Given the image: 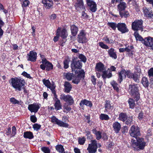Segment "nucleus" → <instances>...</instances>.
Wrapping results in <instances>:
<instances>
[{
  "instance_id": "58",
  "label": "nucleus",
  "mask_w": 153,
  "mask_h": 153,
  "mask_svg": "<svg viewBox=\"0 0 153 153\" xmlns=\"http://www.w3.org/2000/svg\"><path fill=\"white\" fill-rule=\"evenodd\" d=\"M24 76L29 79H31L32 77L30 76L29 74H27V72L24 71L22 74Z\"/></svg>"
},
{
  "instance_id": "17",
  "label": "nucleus",
  "mask_w": 153,
  "mask_h": 153,
  "mask_svg": "<svg viewBox=\"0 0 153 153\" xmlns=\"http://www.w3.org/2000/svg\"><path fill=\"white\" fill-rule=\"evenodd\" d=\"M126 71L124 70H122V71L119 73V78L118 81L120 83L123 79L126 78Z\"/></svg>"
},
{
  "instance_id": "45",
  "label": "nucleus",
  "mask_w": 153,
  "mask_h": 153,
  "mask_svg": "<svg viewBox=\"0 0 153 153\" xmlns=\"http://www.w3.org/2000/svg\"><path fill=\"white\" fill-rule=\"evenodd\" d=\"M74 74L70 73H67L65 75V77L68 80H71L72 79H73V78L74 77Z\"/></svg>"
},
{
  "instance_id": "61",
  "label": "nucleus",
  "mask_w": 153,
  "mask_h": 153,
  "mask_svg": "<svg viewBox=\"0 0 153 153\" xmlns=\"http://www.w3.org/2000/svg\"><path fill=\"white\" fill-rule=\"evenodd\" d=\"M148 73L149 76H153V68H151L149 70Z\"/></svg>"
},
{
  "instance_id": "2",
  "label": "nucleus",
  "mask_w": 153,
  "mask_h": 153,
  "mask_svg": "<svg viewBox=\"0 0 153 153\" xmlns=\"http://www.w3.org/2000/svg\"><path fill=\"white\" fill-rule=\"evenodd\" d=\"M73 73H74L75 76H74L72 82L76 84H78L82 78H84L85 72L81 68H72Z\"/></svg>"
},
{
  "instance_id": "34",
  "label": "nucleus",
  "mask_w": 153,
  "mask_h": 153,
  "mask_svg": "<svg viewBox=\"0 0 153 153\" xmlns=\"http://www.w3.org/2000/svg\"><path fill=\"white\" fill-rule=\"evenodd\" d=\"M40 67H53L52 64L47 60L40 65Z\"/></svg>"
},
{
  "instance_id": "42",
  "label": "nucleus",
  "mask_w": 153,
  "mask_h": 153,
  "mask_svg": "<svg viewBox=\"0 0 153 153\" xmlns=\"http://www.w3.org/2000/svg\"><path fill=\"white\" fill-rule=\"evenodd\" d=\"M100 119L102 120H108L110 118L108 115L103 114H101L100 115Z\"/></svg>"
},
{
  "instance_id": "22",
  "label": "nucleus",
  "mask_w": 153,
  "mask_h": 153,
  "mask_svg": "<svg viewBox=\"0 0 153 153\" xmlns=\"http://www.w3.org/2000/svg\"><path fill=\"white\" fill-rule=\"evenodd\" d=\"M108 53L110 57L114 59H116L117 58V56L116 53L114 51V48H111L108 50Z\"/></svg>"
},
{
  "instance_id": "41",
  "label": "nucleus",
  "mask_w": 153,
  "mask_h": 153,
  "mask_svg": "<svg viewBox=\"0 0 153 153\" xmlns=\"http://www.w3.org/2000/svg\"><path fill=\"white\" fill-rule=\"evenodd\" d=\"M56 149L57 151L61 153H64V150L63 146L61 145H57L56 146Z\"/></svg>"
},
{
  "instance_id": "48",
  "label": "nucleus",
  "mask_w": 153,
  "mask_h": 153,
  "mask_svg": "<svg viewBox=\"0 0 153 153\" xmlns=\"http://www.w3.org/2000/svg\"><path fill=\"white\" fill-rule=\"evenodd\" d=\"M30 1L28 0H25L22 2V6L26 7L27 6L30 4Z\"/></svg>"
},
{
  "instance_id": "24",
  "label": "nucleus",
  "mask_w": 153,
  "mask_h": 153,
  "mask_svg": "<svg viewBox=\"0 0 153 153\" xmlns=\"http://www.w3.org/2000/svg\"><path fill=\"white\" fill-rule=\"evenodd\" d=\"M105 110H106V111H108V110H112L113 109V107L111 104L110 103V101L107 100L105 102Z\"/></svg>"
},
{
  "instance_id": "20",
  "label": "nucleus",
  "mask_w": 153,
  "mask_h": 153,
  "mask_svg": "<svg viewBox=\"0 0 153 153\" xmlns=\"http://www.w3.org/2000/svg\"><path fill=\"white\" fill-rule=\"evenodd\" d=\"M113 127L114 131L116 133H118L121 129L120 124L117 122H115L113 124Z\"/></svg>"
},
{
  "instance_id": "12",
  "label": "nucleus",
  "mask_w": 153,
  "mask_h": 153,
  "mask_svg": "<svg viewBox=\"0 0 153 153\" xmlns=\"http://www.w3.org/2000/svg\"><path fill=\"white\" fill-rule=\"evenodd\" d=\"M40 105L37 103L29 105L28 107V109L31 112L36 113L40 108Z\"/></svg>"
},
{
  "instance_id": "23",
  "label": "nucleus",
  "mask_w": 153,
  "mask_h": 153,
  "mask_svg": "<svg viewBox=\"0 0 153 153\" xmlns=\"http://www.w3.org/2000/svg\"><path fill=\"white\" fill-rule=\"evenodd\" d=\"M136 70L137 71H138V73L137 74H136V73L133 74V76L132 78H133L135 81L138 82L139 80L138 79L140 76V74L141 72V70L140 69V68H137Z\"/></svg>"
},
{
  "instance_id": "36",
  "label": "nucleus",
  "mask_w": 153,
  "mask_h": 153,
  "mask_svg": "<svg viewBox=\"0 0 153 153\" xmlns=\"http://www.w3.org/2000/svg\"><path fill=\"white\" fill-rule=\"evenodd\" d=\"M107 25L114 30H115L116 27L117 28L118 24H117L115 22H108L107 23Z\"/></svg>"
},
{
  "instance_id": "54",
  "label": "nucleus",
  "mask_w": 153,
  "mask_h": 153,
  "mask_svg": "<svg viewBox=\"0 0 153 153\" xmlns=\"http://www.w3.org/2000/svg\"><path fill=\"white\" fill-rule=\"evenodd\" d=\"M70 61V60L69 58H67L64 61V67H68L69 63Z\"/></svg>"
},
{
  "instance_id": "50",
  "label": "nucleus",
  "mask_w": 153,
  "mask_h": 153,
  "mask_svg": "<svg viewBox=\"0 0 153 153\" xmlns=\"http://www.w3.org/2000/svg\"><path fill=\"white\" fill-rule=\"evenodd\" d=\"M41 150L44 153H50V150L48 147H44L41 148Z\"/></svg>"
},
{
  "instance_id": "9",
  "label": "nucleus",
  "mask_w": 153,
  "mask_h": 153,
  "mask_svg": "<svg viewBox=\"0 0 153 153\" xmlns=\"http://www.w3.org/2000/svg\"><path fill=\"white\" fill-rule=\"evenodd\" d=\"M60 99L68 103L70 105H72L74 102L73 98L69 95H65L64 94H62L60 95Z\"/></svg>"
},
{
  "instance_id": "1",
  "label": "nucleus",
  "mask_w": 153,
  "mask_h": 153,
  "mask_svg": "<svg viewBox=\"0 0 153 153\" xmlns=\"http://www.w3.org/2000/svg\"><path fill=\"white\" fill-rule=\"evenodd\" d=\"M129 133L131 137L135 138L131 139V146L134 148V150L143 149L146 146L145 142L143 138H137L140 135L139 128L136 126H132L129 130Z\"/></svg>"
},
{
  "instance_id": "39",
  "label": "nucleus",
  "mask_w": 153,
  "mask_h": 153,
  "mask_svg": "<svg viewBox=\"0 0 153 153\" xmlns=\"http://www.w3.org/2000/svg\"><path fill=\"white\" fill-rule=\"evenodd\" d=\"M142 83L145 87H147L149 85V82L147 78L143 77L142 79Z\"/></svg>"
},
{
  "instance_id": "28",
  "label": "nucleus",
  "mask_w": 153,
  "mask_h": 153,
  "mask_svg": "<svg viewBox=\"0 0 153 153\" xmlns=\"http://www.w3.org/2000/svg\"><path fill=\"white\" fill-rule=\"evenodd\" d=\"M55 108L57 110H59L62 108V105L60 100L56 98L54 104Z\"/></svg>"
},
{
  "instance_id": "59",
  "label": "nucleus",
  "mask_w": 153,
  "mask_h": 153,
  "mask_svg": "<svg viewBox=\"0 0 153 153\" xmlns=\"http://www.w3.org/2000/svg\"><path fill=\"white\" fill-rule=\"evenodd\" d=\"M16 134V127L14 126L12 127V131L11 133V135L12 136H14Z\"/></svg>"
},
{
  "instance_id": "29",
  "label": "nucleus",
  "mask_w": 153,
  "mask_h": 153,
  "mask_svg": "<svg viewBox=\"0 0 153 153\" xmlns=\"http://www.w3.org/2000/svg\"><path fill=\"white\" fill-rule=\"evenodd\" d=\"M24 137L25 138L31 139L33 137V133L30 131L25 132L24 133Z\"/></svg>"
},
{
  "instance_id": "32",
  "label": "nucleus",
  "mask_w": 153,
  "mask_h": 153,
  "mask_svg": "<svg viewBox=\"0 0 153 153\" xmlns=\"http://www.w3.org/2000/svg\"><path fill=\"white\" fill-rule=\"evenodd\" d=\"M103 40L105 41L107 43L110 44H113L114 42V40L112 39V37L108 38L107 36H105L103 38Z\"/></svg>"
},
{
  "instance_id": "27",
  "label": "nucleus",
  "mask_w": 153,
  "mask_h": 153,
  "mask_svg": "<svg viewBox=\"0 0 153 153\" xmlns=\"http://www.w3.org/2000/svg\"><path fill=\"white\" fill-rule=\"evenodd\" d=\"M64 86L65 87V92L69 93L72 88V86L69 82H66L65 83Z\"/></svg>"
},
{
  "instance_id": "44",
  "label": "nucleus",
  "mask_w": 153,
  "mask_h": 153,
  "mask_svg": "<svg viewBox=\"0 0 153 153\" xmlns=\"http://www.w3.org/2000/svg\"><path fill=\"white\" fill-rule=\"evenodd\" d=\"M120 15L121 17H124L125 18H127L129 16V13L128 11L123 12L122 11L119 12Z\"/></svg>"
},
{
  "instance_id": "53",
  "label": "nucleus",
  "mask_w": 153,
  "mask_h": 153,
  "mask_svg": "<svg viewBox=\"0 0 153 153\" xmlns=\"http://www.w3.org/2000/svg\"><path fill=\"white\" fill-rule=\"evenodd\" d=\"M133 47L132 46H128L126 48H125V51H127L128 53L131 52V55H132L133 54L132 53L131 50L133 49Z\"/></svg>"
},
{
  "instance_id": "6",
  "label": "nucleus",
  "mask_w": 153,
  "mask_h": 153,
  "mask_svg": "<svg viewBox=\"0 0 153 153\" xmlns=\"http://www.w3.org/2000/svg\"><path fill=\"white\" fill-rule=\"evenodd\" d=\"M104 68H96L95 70L96 71L102 72V77L103 78H109L112 76V75L111 71L110 69L108 68L107 70L106 69H104Z\"/></svg>"
},
{
  "instance_id": "40",
  "label": "nucleus",
  "mask_w": 153,
  "mask_h": 153,
  "mask_svg": "<svg viewBox=\"0 0 153 153\" xmlns=\"http://www.w3.org/2000/svg\"><path fill=\"white\" fill-rule=\"evenodd\" d=\"M93 133L96 136V138L97 140H100L101 138V133L99 131H97L95 130L93 131Z\"/></svg>"
},
{
  "instance_id": "52",
  "label": "nucleus",
  "mask_w": 153,
  "mask_h": 153,
  "mask_svg": "<svg viewBox=\"0 0 153 153\" xmlns=\"http://www.w3.org/2000/svg\"><path fill=\"white\" fill-rule=\"evenodd\" d=\"M79 58L84 62H85L86 61L85 56L82 54H80L79 55Z\"/></svg>"
},
{
  "instance_id": "55",
  "label": "nucleus",
  "mask_w": 153,
  "mask_h": 153,
  "mask_svg": "<svg viewBox=\"0 0 153 153\" xmlns=\"http://www.w3.org/2000/svg\"><path fill=\"white\" fill-rule=\"evenodd\" d=\"M30 121L33 123H35L37 121V118L35 115H32L30 116Z\"/></svg>"
},
{
  "instance_id": "11",
  "label": "nucleus",
  "mask_w": 153,
  "mask_h": 153,
  "mask_svg": "<svg viewBox=\"0 0 153 153\" xmlns=\"http://www.w3.org/2000/svg\"><path fill=\"white\" fill-rule=\"evenodd\" d=\"M143 10L145 16L148 18L153 19V11L151 9L144 7Z\"/></svg>"
},
{
  "instance_id": "31",
  "label": "nucleus",
  "mask_w": 153,
  "mask_h": 153,
  "mask_svg": "<svg viewBox=\"0 0 153 153\" xmlns=\"http://www.w3.org/2000/svg\"><path fill=\"white\" fill-rule=\"evenodd\" d=\"M128 117L126 114L121 113L119 114L118 118L119 120L124 122L126 120Z\"/></svg>"
},
{
  "instance_id": "49",
  "label": "nucleus",
  "mask_w": 153,
  "mask_h": 153,
  "mask_svg": "<svg viewBox=\"0 0 153 153\" xmlns=\"http://www.w3.org/2000/svg\"><path fill=\"white\" fill-rule=\"evenodd\" d=\"M99 44L100 47L102 48L106 49L109 48V47L107 45L104 44V43L102 42H99Z\"/></svg>"
},
{
  "instance_id": "14",
  "label": "nucleus",
  "mask_w": 153,
  "mask_h": 153,
  "mask_svg": "<svg viewBox=\"0 0 153 153\" xmlns=\"http://www.w3.org/2000/svg\"><path fill=\"white\" fill-rule=\"evenodd\" d=\"M143 43L146 46L153 49V38L149 37L144 39Z\"/></svg>"
},
{
  "instance_id": "30",
  "label": "nucleus",
  "mask_w": 153,
  "mask_h": 153,
  "mask_svg": "<svg viewBox=\"0 0 153 153\" xmlns=\"http://www.w3.org/2000/svg\"><path fill=\"white\" fill-rule=\"evenodd\" d=\"M59 36H61L63 39L67 38L68 35L67 31L65 29H62L60 33L59 32Z\"/></svg>"
},
{
  "instance_id": "56",
  "label": "nucleus",
  "mask_w": 153,
  "mask_h": 153,
  "mask_svg": "<svg viewBox=\"0 0 153 153\" xmlns=\"http://www.w3.org/2000/svg\"><path fill=\"white\" fill-rule=\"evenodd\" d=\"M85 141V139L84 137L79 138L78 139L79 143L80 144L82 145L84 144Z\"/></svg>"
},
{
  "instance_id": "26",
  "label": "nucleus",
  "mask_w": 153,
  "mask_h": 153,
  "mask_svg": "<svg viewBox=\"0 0 153 153\" xmlns=\"http://www.w3.org/2000/svg\"><path fill=\"white\" fill-rule=\"evenodd\" d=\"M71 30L72 35L74 36H75L78 30V27L75 25H73L71 26Z\"/></svg>"
},
{
  "instance_id": "21",
  "label": "nucleus",
  "mask_w": 153,
  "mask_h": 153,
  "mask_svg": "<svg viewBox=\"0 0 153 153\" xmlns=\"http://www.w3.org/2000/svg\"><path fill=\"white\" fill-rule=\"evenodd\" d=\"M126 7V4L125 2H121L117 6L119 12L124 10Z\"/></svg>"
},
{
  "instance_id": "5",
  "label": "nucleus",
  "mask_w": 153,
  "mask_h": 153,
  "mask_svg": "<svg viewBox=\"0 0 153 153\" xmlns=\"http://www.w3.org/2000/svg\"><path fill=\"white\" fill-rule=\"evenodd\" d=\"M143 21L141 20H136L132 23L131 27L134 30H143Z\"/></svg>"
},
{
  "instance_id": "10",
  "label": "nucleus",
  "mask_w": 153,
  "mask_h": 153,
  "mask_svg": "<svg viewBox=\"0 0 153 153\" xmlns=\"http://www.w3.org/2000/svg\"><path fill=\"white\" fill-rule=\"evenodd\" d=\"M51 122L61 127L67 128L68 126V125L67 123H65L62 121L58 120L54 116H53L52 117Z\"/></svg>"
},
{
  "instance_id": "19",
  "label": "nucleus",
  "mask_w": 153,
  "mask_h": 153,
  "mask_svg": "<svg viewBox=\"0 0 153 153\" xmlns=\"http://www.w3.org/2000/svg\"><path fill=\"white\" fill-rule=\"evenodd\" d=\"M42 2L45 7L47 9L51 8L53 4L52 0H42Z\"/></svg>"
},
{
  "instance_id": "35",
  "label": "nucleus",
  "mask_w": 153,
  "mask_h": 153,
  "mask_svg": "<svg viewBox=\"0 0 153 153\" xmlns=\"http://www.w3.org/2000/svg\"><path fill=\"white\" fill-rule=\"evenodd\" d=\"M134 35L136 38L137 41H139L143 42L144 39L137 32H135L134 33Z\"/></svg>"
},
{
  "instance_id": "8",
  "label": "nucleus",
  "mask_w": 153,
  "mask_h": 153,
  "mask_svg": "<svg viewBox=\"0 0 153 153\" xmlns=\"http://www.w3.org/2000/svg\"><path fill=\"white\" fill-rule=\"evenodd\" d=\"M86 33L83 30H81L78 35L77 40L79 43H86L88 39L86 37Z\"/></svg>"
},
{
  "instance_id": "33",
  "label": "nucleus",
  "mask_w": 153,
  "mask_h": 153,
  "mask_svg": "<svg viewBox=\"0 0 153 153\" xmlns=\"http://www.w3.org/2000/svg\"><path fill=\"white\" fill-rule=\"evenodd\" d=\"M90 2H88V6L89 7L90 10L92 12H95L97 10V5L96 3H94V4L91 5Z\"/></svg>"
},
{
  "instance_id": "60",
  "label": "nucleus",
  "mask_w": 153,
  "mask_h": 153,
  "mask_svg": "<svg viewBox=\"0 0 153 153\" xmlns=\"http://www.w3.org/2000/svg\"><path fill=\"white\" fill-rule=\"evenodd\" d=\"M40 55L42 64L43 63H44V62L47 61V60L46 59L45 56L44 55H41V54H40Z\"/></svg>"
},
{
  "instance_id": "3",
  "label": "nucleus",
  "mask_w": 153,
  "mask_h": 153,
  "mask_svg": "<svg viewBox=\"0 0 153 153\" xmlns=\"http://www.w3.org/2000/svg\"><path fill=\"white\" fill-rule=\"evenodd\" d=\"M10 80V82L12 87L19 91L21 90L25 84V80L20 77L12 78Z\"/></svg>"
},
{
  "instance_id": "7",
  "label": "nucleus",
  "mask_w": 153,
  "mask_h": 153,
  "mask_svg": "<svg viewBox=\"0 0 153 153\" xmlns=\"http://www.w3.org/2000/svg\"><path fill=\"white\" fill-rule=\"evenodd\" d=\"M91 144L88 145L87 150L89 153H96L97 148V143L95 140H92Z\"/></svg>"
},
{
  "instance_id": "37",
  "label": "nucleus",
  "mask_w": 153,
  "mask_h": 153,
  "mask_svg": "<svg viewBox=\"0 0 153 153\" xmlns=\"http://www.w3.org/2000/svg\"><path fill=\"white\" fill-rule=\"evenodd\" d=\"M110 83L114 90H116L117 92L119 91V90L118 87V85L116 82L113 81L111 82Z\"/></svg>"
},
{
  "instance_id": "18",
  "label": "nucleus",
  "mask_w": 153,
  "mask_h": 153,
  "mask_svg": "<svg viewBox=\"0 0 153 153\" xmlns=\"http://www.w3.org/2000/svg\"><path fill=\"white\" fill-rule=\"evenodd\" d=\"M83 4L82 0H77V2L75 4V5L76 9L79 10V9H80L81 10H83L84 11L85 10V7Z\"/></svg>"
},
{
  "instance_id": "43",
  "label": "nucleus",
  "mask_w": 153,
  "mask_h": 153,
  "mask_svg": "<svg viewBox=\"0 0 153 153\" xmlns=\"http://www.w3.org/2000/svg\"><path fill=\"white\" fill-rule=\"evenodd\" d=\"M133 121L132 116L128 117L126 120L125 121V123L127 125H130Z\"/></svg>"
},
{
  "instance_id": "57",
  "label": "nucleus",
  "mask_w": 153,
  "mask_h": 153,
  "mask_svg": "<svg viewBox=\"0 0 153 153\" xmlns=\"http://www.w3.org/2000/svg\"><path fill=\"white\" fill-rule=\"evenodd\" d=\"M33 127L34 130L37 131L41 127V125L37 124H35L33 125Z\"/></svg>"
},
{
  "instance_id": "25",
  "label": "nucleus",
  "mask_w": 153,
  "mask_h": 153,
  "mask_svg": "<svg viewBox=\"0 0 153 153\" xmlns=\"http://www.w3.org/2000/svg\"><path fill=\"white\" fill-rule=\"evenodd\" d=\"M79 105L81 107L82 106L84 105L90 107H91L92 106V104L91 102L86 100L81 101Z\"/></svg>"
},
{
  "instance_id": "13",
  "label": "nucleus",
  "mask_w": 153,
  "mask_h": 153,
  "mask_svg": "<svg viewBox=\"0 0 153 153\" xmlns=\"http://www.w3.org/2000/svg\"><path fill=\"white\" fill-rule=\"evenodd\" d=\"M117 29L122 33H125L128 31V30L125 23H118Z\"/></svg>"
},
{
  "instance_id": "46",
  "label": "nucleus",
  "mask_w": 153,
  "mask_h": 153,
  "mask_svg": "<svg viewBox=\"0 0 153 153\" xmlns=\"http://www.w3.org/2000/svg\"><path fill=\"white\" fill-rule=\"evenodd\" d=\"M10 102L13 104H19V102L14 97H12L10 98Z\"/></svg>"
},
{
  "instance_id": "51",
  "label": "nucleus",
  "mask_w": 153,
  "mask_h": 153,
  "mask_svg": "<svg viewBox=\"0 0 153 153\" xmlns=\"http://www.w3.org/2000/svg\"><path fill=\"white\" fill-rule=\"evenodd\" d=\"M74 67H81L82 66V63L79 61L75 62L74 63Z\"/></svg>"
},
{
  "instance_id": "62",
  "label": "nucleus",
  "mask_w": 153,
  "mask_h": 153,
  "mask_svg": "<svg viewBox=\"0 0 153 153\" xmlns=\"http://www.w3.org/2000/svg\"><path fill=\"white\" fill-rule=\"evenodd\" d=\"M126 75L128 78H132L133 76V74L132 73H131L129 71H126Z\"/></svg>"
},
{
  "instance_id": "64",
  "label": "nucleus",
  "mask_w": 153,
  "mask_h": 153,
  "mask_svg": "<svg viewBox=\"0 0 153 153\" xmlns=\"http://www.w3.org/2000/svg\"><path fill=\"white\" fill-rule=\"evenodd\" d=\"M82 16L83 18L86 19L88 18V16L86 13L84 11H83L82 13Z\"/></svg>"
},
{
  "instance_id": "38",
  "label": "nucleus",
  "mask_w": 153,
  "mask_h": 153,
  "mask_svg": "<svg viewBox=\"0 0 153 153\" xmlns=\"http://www.w3.org/2000/svg\"><path fill=\"white\" fill-rule=\"evenodd\" d=\"M128 103L130 108L132 109L134 108L135 105V103L133 99L131 98L129 99L128 100Z\"/></svg>"
},
{
  "instance_id": "16",
  "label": "nucleus",
  "mask_w": 153,
  "mask_h": 153,
  "mask_svg": "<svg viewBox=\"0 0 153 153\" xmlns=\"http://www.w3.org/2000/svg\"><path fill=\"white\" fill-rule=\"evenodd\" d=\"M37 53L33 51H30L29 54H27V58L28 60L31 61H35L36 59Z\"/></svg>"
},
{
  "instance_id": "63",
  "label": "nucleus",
  "mask_w": 153,
  "mask_h": 153,
  "mask_svg": "<svg viewBox=\"0 0 153 153\" xmlns=\"http://www.w3.org/2000/svg\"><path fill=\"white\" fill-rule=\"evenodd\" d=\"M64 108L65 110L68 111H69L71 110V108L68 105H65L64 107Z\"/></svg>"
},
{
  "instance_id": "15",
  "label": "nucleus",
  "mask_w": 153,
  "mask_h": 153,
  "mask_svg": "<svg viewBox=\"0 0 153 153\" xmlns=\"http://www.w3.org/2000/svg\"><path fill=\"white\" fill-rule=\"evenodd\" d=\"M42 81L43 84L45 86L51 89L53 93L55 94L54 91L55 86L54 85V84H51L50 81L48 79L46 80L45 79H43L42 80Z\"/></svg>"
},
{
  "instance_id": "47",
  "label": "nucleus",
  "mask_w": 153,
  "mask_h": 153,
  "mask_svg": "<svg viewBox=\"0 0 153 153\" xmlns=\"http://www.w3.org/2000/svg\"><path fill=\"white\" fill-rule=\"evenodd\" d=\"M60 30V28H58L57 30V32L56 33V36L54 37L53 39V40L54 42H56L58 40L59 37V31Z\"/></svg>"
},
{
  "instance_id": "4",
  "label": "nucleus",
  "mask_w": 153,
  "mask_h": 153,
  "mask_svg": "<svg viewBox=\"0 0 153 153\" xmlns=\"http://www.w3.org/2000/svg\"><path fill=\"white\" fill-rule=\"evenodd\" d=\"M128 91L130 94L137 101L140 99V94L138 92V90L136 85L133 84L129 86Z\"/></svg>"
}]
</instances>
